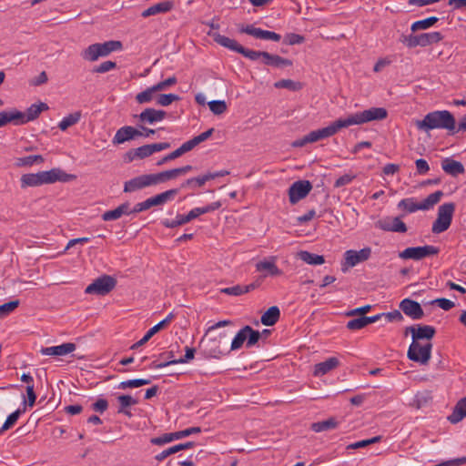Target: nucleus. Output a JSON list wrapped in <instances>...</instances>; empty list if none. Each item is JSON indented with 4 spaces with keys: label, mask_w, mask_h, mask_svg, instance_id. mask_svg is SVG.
I'll use <instances>...</instances> for the list:
<instances>
[{
    "label": "nucleus",
    "mask_w": 466,
    "mask_h": 466,
    "mask_svg": "<svg viewBox=\"0 0 466 466\" xmlns=\"http://www.w3.org/2000/svg\"><path fill=\"white\" fill-rule=\"evenodd\" d=\"M338 425H339V422L336 420L335 418H329L326 420L312 423L311 429L315 432H321V431L335 429L338 427Z\"/></svg>",
    "instance_id": "obj_39"
},
{
    "label": "nucleus",
    "mask_w": 466,
    "mask_h": 466,
    "mask_svg": "<svg viewBox=\"0 0 466 466\" xmlns=\"http://www.w3.org/2000/svg\"><path fill=\"white\" fill-rule=\"evenodd\" d=\"M117 400L119 402L117 412L131 416V412L127 410V408L136 405L137 400L130 395H120L117 397Z\"/></svg>",
    "instance_id": "obj_35"
},
{
    "label": "nucleus",
    "mask_w": 466,
    "mask_h": 466,
    "mask_svg": "<svg viewBox=\"0 0 466 466\" xmlns=\"http://www.w3.org/2000/svg\"><path fill=\"white\" fill-rule=\"evenodd\" d=\"M247 341L246 332L244 331V327L237 333L235 338L233 339L230 346V350H237L240 349L244 342Z\"/></svg>",
    "instance_id": "obj_54"
},
{
    "label": "nucleus",
    "mask_w": 466,
    "mask_h": 466,
    "mask_svg": "<svg viewBox=\"0 0 466 466\" xmlns=\"http://www.w3.org/2000/svg\"><path fill=\"white\" fill-rule=\"evenodd\" d=\"M214 41L223 47H226L231 51L241 54L245 57L248 58L251 61H257L259 58L263 59V55L266 51H255L252 49H248L238 44L236 40L229 38L228 36L222 35L220 34L213 35Z\"/></svg>",
    "instance_id": "obj_5"
},
{
    "label": "nucleus",
    "mask_w": 466,
    "mask_h": 466,
    "mask_svg": "<svg viewBox=\"0 0 466 466\" xmlns=\"http://www.w3.org/2000/svg\"><path fill=\"white\" fill-rule=\"evenodd\" d=\"M276 88H287L292 91L301 89L302 85L299 82L293 81L291 79H281L274 84Z\"/></svg>",
    "instance_id": "obj_47"
},
{
    "label": "nucleus",
    "mask_w": 466,
    "mask_h": 466,
    "mask_svg": "<svg viewBox=\"0 0 466 466\" xmlns=\"http://www.w3.org/2000/svg\"><path fill=\"white\" fill-rule=\"evenodd\" d=\"M371 256V248L365 247L360 250L349 249L344 253V259L341 263L342 271L348 270L349 268H353L359 263L368 260Z\"/></svg>",
    "instance_id": "obj_10"
},
{
    "label": "nucleus",
    "mask_w": 466,
    "mask_h": 466,
    "mask_svg": "<svg viewBox=\"0 0 466 466\" xmlns=\"http://www.w3.org/2000/svg\"><path fill=\"white\" fill-rule=\"evenodd\" d=\"M400 309L411 319L417 320L422 319L424 311L420 304L410 299H404L400 303Z\"/></svg>",
    "instance_id": "obj_14"
},
{
    "label": "nucleus",
    "mask_w": 466,
    "mask_h": 466,
    "mask_svg": "<svg viewBox=\"0 0 466 466\" xmlns=\"http://www.w3.org/2000/svg\"><path fill=\"white\" fill-rule=\"evenodd\" d=\"M177 77L173 76L164 81H160V82L157 83L156 85H154V86L156 87L157 92H160L163 90H167L169 86L177 84Z\"/></svg>",
    "instance_id": "obj_58"
},
{
    "label": "nucleus",
    "mask_w": 466,
    "mask_h": 466,
    "mask_svg": "<svg viewBox=\"0 0 466 466\" xmlns=\"http://www.w3.org/2000/svg\"><path fill=\"white\" fill-rule=\"evenodd\" d=\"M186 223H188V220L187 218L186 215H177L175 219H164L162 221V225L167 228H174L179 226H182Z\"/></svg>",
    "instance_id": "obj_49"
},
{
    "label": "nucleus",
    "mask_w": 466,
    "mask_h": 466,
    "mask_svg": "<svg viewBox=\"0 0 466 466\" xmlns=\"http://www.w3.org/2000/svg\"><path fill=\"white\" fill-rule=\"evenodd\" d=\"M244 331L246 332V338H247V348H251L254 346L258 339H260L261 333L258 330L253 329L250 326H245Z\"/></svg>",
    "instance_id": "obj_44"
},
{
    "label": "nucleus",
    "mask_w": 466,
    "mask_h": 466,
    "mask_svg": "<svg viewBox=\"0 0 466 466\" xmlns=\"http://www.w3.org/2000/svg\"><path fill=\"white\" fill-rule=\"evenodd\" d=\"M433 303L437 304L443 310H450L455 306L453 301L445 298L436 299L433 300Z\"/></svg>",
    "instance_id": "obj_63"
},
{
    "label": "nucleus",
    "mask_w": 466,
    "mask_h": 466,
    "mask_svg": "<svg viewBox=\"0 0 466 466\" xmlns=\"http://www.w3.org/2000/svg\"><path fill=\"white\" fill-rule=\"evenodd\" d=\"M210 111L215 115H221L227 111V104L224 100H212L208 103Z\"/></svg>",
    "instance_id": "obj_52"
},
{
    "label": "nucleus",
    "mask_w": 466,
    "mask_h": 466,
    "mask_svg": "<svg viewBox=\"0 0 466 466\" xmlns=\"http://www.w3.org/2000/svg\"><path fill=\"white\" fill-rule=\"evenodd\" d=\"M339 364V360L336 357H331L326 360L325 361L319 362L315 365L314 368V375L315 376H323L329 372L330 370L336 369Z\"/></svg>",
    "instance_id": "obj_26"
},
{
    "label": "nucleus",
    "mask_w": 466,
    "mask_h": 466,
    "mask_svg": "<svg viewBox=\"0 0 466 466\" xmlns=\"http://www.w3.org/2000/svg\"><path fill=\"white\" fill-rule=\"evenodd\" d=\"M116 285V279L109 275H102L96 279L91 284H89L85 292L86 294H95L99 296H105L115 289Z\"/></svg>",
    "instance_id": "obj_8"
},
{
    "label": "nucleus",
    "mask_w": 466,
    "mask_h": 466,
    "mask_svg": "<svg viewBox=\"0 0 466 466\" xmlns=\"http://www.w3.org/2000/svg\"><path fill=\"white\" fill-rule=\"evenodd\" d=\"M177 193H178V189L172 188V189L167 190L165 192H162L160 194H157V196L160 198L161 205H164L167 201L174 199V198L177 195Z\"/></svg>",
    "instance_id": "obj_59"
},
{
    "label": "nucleus",
    "mask_w": 466,
    "mask_h": 466,
    "mask_svg": "<svg viewBox=\"0 0 466 466\" xmlns=\"http://www.w3.org/2000/svg\"><path fill=\"white\" fill-rule=\"evenodd\" d=\"M262 63L266 66H271L274 67H284L292 65L290 60L281 57L280 56L278 55H271L268 52H266L263 55Z\"/></svg>",
    "instance_id": "obj_27"
},
{
    "label": "nucleus",
    "mask_w": 466,
    "mask_h": 466,
    "mask_svg": "<svg viewBox=\"0 0 466 466\" xmlns=\"http://www.w3.org/2000/svg\"><path fill=\"white\" fill-rule=\"evenodd\" d=\"M174 432L165 433L159 437L151 439V443L155 445H163L176 440Z\"/></svg>",
    "instance_id": "obj_57"
},
{
    "label": "nucleus",
    "mask_w": 466,
    "mask_h": 466,
    "mask_svg": "<svg viewBox=\"0 0 466 466\" xmlns=\"http://www.w3.org/2000/svg\"><path fill=\"white\" fill-rule=\"evenodd\" d=\"M207 182L205 174L197 177H191L187 179L181 184V187H201Z\"/></svg>",
    "instance_id": "obj_50"
},
{
    "label": "nucleus",
    "mask_w": 466,
    "mask_h": 466,
    "mask_svg": "<svg viewBox=\"0 0 466 466\" xmlns=\"http://www.w3.org/2000/svg\"><path fill=\"white\" fill-rule=\"evenodd\" d=\"M432 344L420 345L418 341H412L408 350V358L420 364H427L431 357Z\"/></svg>",
    "instance_id": "obj_11"
},
{
    "label": "nucleus",
    "mask_w": 466,
    "mask_h": 466,
    "mask_svg": "<svg viewBox=\"0 0 466 466\" xmlns=\"http://www.w3.org/2000/svg\"><path fill=\"white\" fill-rule=\"evenodd\" d=\"M312 189V185L308 180L294 182L289 188V198L291 204H296L304 198Z\"/></svg>",
    "instance_id": "obj_12"
},
{
    "label": "nucleus",
    "mask_w": 466,
    "mask_h": 466,
    "mask_svg": "<svg viewBox=\"0 0 466 466\" xmlns=\"http://www.w3.org/2000/svg\"><path fill=\"white\" fill-rule=\"evenodd\" d=\"M157 93V90L154 86L147 87L146 90L138 93L136 96V100L138 104H146L149 103L153 100L155 95Z\"/></svg>",
    "instance_id": "obj_42"
},
{
    "label": "nucleus",
    "mask_w": 466,
    "mask_h": 466,
    "mask_svg": "<svg viewBox=\"0 0 466 466\" xmlns=\"http://www.w3.org/2000/svg\"><path fill=\"white\" fill-rule=\"evenodd\" d=\"M174 8V3L172 1H164L160 3H157L148 8L145 9L141 13V16L144 18L157 15L158 14H166L171 11Z\"/></svg>",
    "instance_id": "obj_22"
},
{
    "label": "nucleus",
    "mask_w": 466,
    "mask_h": 466,
    "mask_svg": "<svg viewBox=\"0 0 466 466\" xmlns=\"http://www.w3.org/2000/svg\"><path fill=\"white\" fill-rule=\"evenodd\" d=\"M142 135L143 133L136 129L135 127L130 126H125L116 131L113 137L112 143L114 145L123 144L127 141L135 138L136 137H140Z\"/></svg>",
    "instance_id": "obj_19"
},
{
    "label": "nucleus",
    "mask_w": 466,
    "mask_h": 466,
    "mask_svg": "<svg viewBox=\"0 0 466 466\" xmlns=\"http://www.w3.org/2000/svg\"><path fill=\"white\" fill-rule=\"evenodd\" d=\"M276 257H269L268 259H264L261 261H258L256 264V270L258 272H266L264 274V277L271 276V277H277L282 275V270L278 268L276 265Z\"/></svg>",
    "instance_id": "obj_18"
},
{
    "label": "nucleus",
    "mask_w": 466,
    "mask_h": 466,
    "mask_svg": "<svg viewBox=\"0 0 466 466\" xmlns=\"http://www.w3.org/2000/svg\"><path fill=\"white\" fill-rule=\"evenodd\" d=\"M409 332L411 334L412 341H417L423 339H432L436 330L434 327L430 325H417L407 327L405 334H408Z\"/></svg>",
    "instance_id": "obj_16"
},
{
    "label": "nucleus",
    "mask_w": 466,
    "mask_h": 466,
    "mask_svg": "<svg viewBox=\"0 0 466 466\" xmlns=\"http://www.w3.org/2000/svg\"><path fill=\"white\" fill-rule=\"evenodd\" d=\"M439 252V248L431 245H425L422 247L407 248L399 253V257L402 259L420 260L424 258L437 255Z\"/></svg>",
    "instance_id": "obj_9"
},
{
    "label": "nucleus",
    "mask_w": 466,
    "mask_h": 466,
    "mask_svg": "<svg viewBox=\"0 0 466 466\" xmlns=\"http://www.w3.org/2000/svg\"><path fill=\"white\" fill-rule=\"evenodd\" d=\"M81 56L84 60L89 62L96 61L100 56L96 44L90 45L88 47L81 52Z\"/></svg>",
    "instance_id": "obj_41"
},
{
    "label": "nucleus",
    "mask_w": 466,
    "mask_h": 466,
    "mask_svg": "<svg viewBox=\"0 0 466 466\" xmlns=\"http://www.w3.org/2000/svg\"><path fill=\"white\" fill-rule=\"evenodd\" d=\"M47 109L48 106L43 102L31 105L25 112L26 122L28 123L36 119L43 111H46Z\"/></svg>",
    "instance_id": "obj_33"
},
{
    "label": "nucleus",
    "mask_w": 466,
    "mask_h": 466,
    "mask_svg": "<svg viewBox=\"0 0 466 466\" xmlns=\"http://www.w3.org/2000/svg\"><path fill=\"white\" fill-rule=\"evenodd\" d=\"M178 99L179 96L175 94H161L157 96V104L162 106H167Z\"/></svg>",
    "instance_id": "obj_55"
},
{
    "label": "nucleus",
    "mask_w": 466,
    "mask_h": 466,
    "mask_svg": "<svg viewBox=\"0 0 466 466\" xmlns=\"http://www.w3.org/2000/svg\"><path fill=\"white\" fill-rule=\"evenodd\" d=\"M116 67V64L115 62L105 61V62L101 63L99 66H97L94 69V72L103 74V73H106L112 69H115Z\"/></svg>",
    "instance_id": "obj_60"
},
{
    "label": "nucleus",
    "mask_w": 466,
    "mask_h": 466,
    "mask_svg": "<svg viewBox=\"0 0 466 466\" xmlns=\"http://www.w3.org/2000/svg\"><path fill=\"white\" fill-rule=\"evenodd\" d=\"M443 192L441 190L430 194L423 201L418 203L413 198L401 199L398 203V208L405 210L408 213H414L418 210H429L438 202H440Z\"/></svg>",
    "instance_id": "obj_4"
},
{
    "label": "nucleus",
    "mask_w": 466,
    "mask_h": 466,
    "mask_svg": "<svg viewBox=\"0 0 466 466\" xmlns=\"http://www.w3.org/2000/svg\"><path fill=\"white\" fill-rule=\"evenodd\" d=\"M192 168H193L192 166L187 165L182 167L162 171L161 175H162L163 181L166 182L170 179H174V178L177 177L178 176L185 175V174L188 173L189 171H191Z\"/></svg>",
    "instance_id": "obj_38"
},
{
    "label": "nucleus",
    "mask_w": 466,
    "mask_h": 466,
    "mask_svg": "<svg viewBox=\"0 0 466 466\" xmlns=\"http://www.w3.org/2000/svg\"><path fill=\"white\" fill-rule=\"evenodd\" d=\"M376 228L390 232L405 233L407 231V226L400 220V218H385L380 219L375 224Z\"/></svg>",
    "instance_id": "obj_15"
},
{
    "label": "nucleus",
    "mask_w": 466,
    "mask_h": 466,
    "mask_svg": "<svg viewBox=\"0 0 466 466\" xmlns=\"http://www.w3.org/2000/svg\"><path fill=\"white\" fill-rule=\"evenodd\" d=\"M149 156H152L149 145H144L137 148L129 150L127 153V157H128L129 161H133L134 159H143Z\"/></svg>",
    "instance_id": "obj_36"
},
{
    "label": "nucleus",
    "mask_w": 466,
    "mask_h": 466,
    "mask_svg": "<svg viewBox=\"0 0 466 466\" xmlns=\"http://www.w3.org/2000/svg\"><path fill=\"white\" fill-rule=\"evenodd\" d=\"M382 315L383 314H377V315L371 316V317L361 316L360 318L350 319L347 323V328L350 330L361 329L364 327H366L367 325L380 320L381 319Z\"/></svg>",
    "instance_id": "obj_23"
},
{
    "label": "nucleus",
    "mask_w": 466,
    "mask_h": 466,
    "mask_svg": "<svg viewBox=\"0 0 466 466\" xmlns=\"http://www.w3.org/2000/svg\"><path fill=\"white\" fill-rule=\"evenodd\" d=\"M44 162V158L41 155H31L16 159V165L18 167H31L35 163Z\"/></svg>",
    "instance_id": "obj_45"
},
{
    "label": "nucleus",
    "mask_w": 466,
    "mask_h": 466,
    "mask_svg": "<svg viewBox=\"0 0 466 466\" xmlns=\"http://www.w3.org/2000/svg\"><path fill=\"white\" fill-rule=\"evenodd\" d=\"M81 118V112L76 111L65 116L58 124V127L62 131H66L68 127L76 125Z\"/></svg>",
    "instance_id": "obj_40"
},
{
    "label": "nucleus",
    "mask_w": 466,
    "mask_h": 466,
    "mask_svg": "<svg viewBox=\"0 0 466 466\" xmlns=\"http://www.w3.org/2000/svg\"><path fill=\"white\" fill-rule=\"evenodd\" d=\"M455 211V204L452 202L444 203L438 208L437 218L432 224L431 232L441 234L446 231L452 221Z\"/></svg>",
    "instance_id": "obj_7"
},
{
    "label": "nucleus",
    "mask_w": 466,
    "mask_h": 466,
    "mask_svg": "<svg viewBox=\"0 0 466 466\" xmlns=\"http://www.w3.org/2000/svg\"><path fill=\"white\" fill-rule=\"evenodd\" d=\"M416 169L418 174L424 175L430 170L428 162L423 158H419L415 161Z\"/></svg>",
    "instance_id": "obj_64"
},
{
    "label": "nucleus",
    "mask_w": 466,
    "mask_h": 466,
    "mask_svg": "<svg viewBox=\"0 0 466 466\" xmlns=\"http://www.w3.org/2000/svg\"><path fill=\"white\" fill-rule=\"evenodd\" d=\"M279 316V309L277 306H272L261 316L260 320L265 326H272L278 322Z\"/></svg>",
    "instance_id": "obj_31"
},
{
    "label": "nucleus",
    "mask_w": 466,
    "mask_h": 466,
    "mask_svg": "<svg viewBox=\"0 0 466 466\" xmlns=\"http://www.w3.org/2000/svg\"><path fill=\"white\" fill-rule=\"evenodd\" d=\"M439 20L436 16H431L423 20H419L414 22L410 29L412 32L418 31V30H425L432 26L435 23H437Z\"/></svg>",
    "instance_id": "obj_43"
},
{
    "label": "nucleus",
    "mask_w": 466,
    "mask_h": 466,
    "mask_svg": "<svg viewBox=\"0 0 466 466\" xmlns=\"http://www.w3.org/2000/svg\"><path fill=\"white\" fill-rule=\"evenodd\" d=\"M199 432H201V428L192 427V428H188V429H186L183 431H176V432H174V434H175L174 436H175L176 440H179L184 437H187L191 434L199 433Z\"/></svg>",
    "instance_id": "obj_61"
},
{
    "label": "nucleus",
    "mask_w": 466,
    "mask_h": 466,
    "mask_svg": "<svg viewBox=\"0 0 466 466\" xmlns=\"http://www.w3.org/2000/svg\"><path fill=\"white\" fill-rule=\"evenodd\" d=\"M167 116L164 110H157L155 108H146L138 116V119L142 123L154 124L162 121Z\"/></svg>",
    "instance_id": "obj_21"
},
{
    "label": "nucleus",
    "mask_w": 466,
    "mask_h": 466,
    "mask_svg": "<svg viewBox=\"0 0 466 466\" xmlns=\"http://www.w3.org/2000/svg\"><path fill=\"white\" fill-rule=\"evenodd\" d=\"M464 417H466V397L457 402L448 420L451 423L455 424L460 422Z\"/></svg>",
    "instance_id": "obj_29"
},
{
    "label": "nucleus",
    "mask_w": 466,
    "mask_h": 466,
    "mask_svg": "<svg viewBox=\"0 0 466 466\" xmlns=\"http://www.w3.org/2000/svg\"><path fill=\"white\" fill-rule=\"evenodd\" d=\"M71 176L60 168H53L49 171L25 174L21 177V187H39L44 184H52L56 181L66 182Z\"/></svg>",
    "instance_id": "obj_3"
},
{
    "label": "nucleus",
    "mask_w": 466,
    "mask_h": 466,
    "mask_svg": "<svg viewBox=\"0 0 466 466\" xmlns=\"http://www.w3.org/2000/svg\"><path fill=\"white\" fill-rule=\"evenodd\" d=\"M381 437L380 436H376V437H373L371 439H368V440H363V441H357V442H354V443H351L348 446V449H360V448H364L370 444H373V443H376V442H379L380 441Z\"/></svg>",
    "instance_id": "obj_56"
},
{
    "label": "nucleus",
    "mask_w": 466,
    "mask_h": 466,
    "mask_svg": "<svg viewBox=\"0 0 466 466\" xmlns=\"http://www.w3.org/2000/svg\"><path fill=\"white\" fill-rule=\"evenodd\" d=\"M19 306V300H12L0 305V319L5 318L13 312Z\"/></svg>",
    "instance_id": "obj_53"
},
{
    "label": "nucleus",
    "mask_w": 466,
    "mask_h": 466,
    "mask_svg": "<svg viewBox=\"0 0 466 466\" xmlns=\"http://www.w3.org/2000/svg\"><path fill=\"white\" fill-rule=\"evenodd\" d=\"M151 382L150 380L147 379H133L122 381L119 383L118 388L121 390H126L129 388H138L144 385H147Z\"/></svg>",
    "instance_id": "obj_46"
},
{
    "label": "nucleus",
    "mask_w": 466,
    "mask_h": 466,
    "mask_svg": "<svg viewBox=\"0 0 466 466\" xmlns=\"http://www.w3.org/2000/svg\"><path fill=\"white\" fill-rule=\"evenodd\" d=\"M239 32L252 35L258 39L271 40L275 42H279L281 39L280 35L272 31L263 30L261 28L255 27L253 25H241L239 27Z\"/></svg>",
    "instance_id": "obj_13"
},
{
    "label": "nucleus",
    "mask_w": 466,
    "mask_h": 466,
    "mask_svg": "<svg viewBox=\"0 0 466 466\" xmlns=\"http://www.w3.org/2000/svg\"><path fill=\"white\" fill-rule=\"evenodd\" d=\"M131 214V208L130 204L128 202L123 203L120 206H118L116 208L113 210H107L103 213L102 219L104 221H111V220H116L120 218L123 215H130Z\"/></svg>",
    "instance_id": "obj_25"
},
{
    "label": "nucleus",
    "mask_w": 466,
    "mask_h": 466,
    "mask_svg": "<svg viewBox=\"0 0 466 466\" xmlns=\"http://www.w3.org/2000/svg\"><path fill=\"white\" fill-rule=\"evenodd\" d=\"M175 318V315L171 312L169 313L166 319H164L162 321L158 322L157 325L153 326L151 329H149L147 333L144 335V337L138 340L137 342L134 343L130 349L131 350H137L139 347L146 344L156 333H157L160 329H162L165 326H167L168 323L171 322V320Z\"/></svg>",
    "instance_id": "obj_17"
},
{
    "label": "nucleus",
    "mask_w": 466,
    "mask_h": 466,
    "mask_svg": "<svg viewBox=\"0 0 466 466\" xmlns=\"http://www.w3.org/2000/svg\"><path fill=\"white\" fill-rule=\"evenodd\" d=\"M161 183H164L161 172L156 174H144L126 181L124 184V192L132 193Z\"/></svg>",
    "instance_id": "obj_6"
},
{
    "label": "nucleus",
    "mask_w": 466,
    "mask_h": 466,
    "mask_svg": "<svg viewBox=\"0 0 466 466\" xmlns=\"http://www.w3.org/2000/svg\"><path fill=\"white\" fill-rule=\"evenodd\" d=\"M220 207H221L220 202H218V201L212 202L205 207L195 208L191 209L186 216L189 222V221L198 218L200 215H204V214L218 210Z\"/></svg>",
    "instance_id": "obj_28"
},
{
    "label": "nucleus",
    "mask_w": 466,
    "mask_h": 466,
    "mask_svg": "<svg viewBox=\"0 0 466 466\" xmlns=\"http://www.w3.org/2000/svg\"><path fill=\"white\" fill-rule=\"evenodd\" d=\"M76 350V344L72 342L63 343L58 346L42 348L40 352L45 356H64L73 352Z\"/></svg>",
    "instance_id": "obj_20"
},
{
    "label": "nucleus",
    "mask_w": 466,
    "mask_h": 466,
    "mask_svg": "<svg viewBox=\"0 0 466 466\" xmlns=\"http://www.w3.org/2000/svg\"><path fill=\"white\" fill-rule=\"evenodd\" d=\"M27 400H25V404L29 407H33L35 403L36 394L35 393L34 384L26 386Z\"/></svg>",
    "instance_id": "obj_62"
},
{
    "label": "nucleus",
    "mask_w": 466,
    "mask_h": 466,
    "mask_svg": "<svg viewBox=\"0 0 466 466\" xmlns=\"http://www.w3.org/2000/svg\"><path fill=\"white\" fill-rule=\"evenodd\" d=\"M415 126L418 130L425 133L433 129H445L453 134L456 128V120L450 111L436 110L428 113L421 120H416Z\"/></svg>",
    "instance_id": "obj_2"
},
{
    "label": "nucleus",
    "mask_w": 466,
    "mask_h": 466,
    "mask_svg": "<svg viewBox=\"0 0 466 466\" xmlns=\"http://www.w3.org/2000/svg\"><path fill=\"white\" fill-rule=\"evenodd\" d=\"M441 167L445 173L452 177H457L465 172L464 166L460 161L450 157H446L441 161Z\"/></svg>",
    "instance_id": "obj_24"
},
{
    "label": "nucleus",
    "mask_w": 466,
    "mask_h": 466,
    "mask_svg": "<svg viewBox=\"0 0 466 466\" xmlns=\"http://www.w3.org/2000/svg\"><path fill=\"white\" fill-rule=\"evenodd\" d=\"M256 288H257V285L255 283H251V284L246 285V286L236 285L233 287L224 288V289H221L220 291H221V293L230 295V296H239V295L248 293Z\"/></svg>",
    "instance_id": "obj_34"
},
{
    "label": "nucleus",
    "mask_w": 466,
    "mask_h": 466,
    "mask_svg": "<svg viewBox=\"0 0 466 466\" xmlns=\"http://www.w3.org/2000/svg\"><path fill=\"white\" fill-rule=\"evenodd\" d=\"M423 47L438 43L442 40L443 36L440 32L422 33Z\"/></svg>",
    "instance_id": "obj_48"
},
{
    "label": "nucleus",
    "mask_w": 466,
    "mask_h": 466,
    "mask_svg": "<svg viewBox=\"0 0 466 466\" xmlns=\"http://www.w3.org/2000/svg\"><path fill=\"white\" fill-rule=\"evenodd\" d=\"M388 112L383 107H370L361 112H356L346 118H339L326 127L309 132L308 141L314 143L319 140L332 137L341 128L349 127L353 125H362L374 120H383L387 117Z\"/></svg>",
    "instance_id": "obj_1"
},
{
    "label": "nucleus",
    "mask_w": 466,
    "mask_h": 466,
    "mask_svg": "<svg viewBox=\"0 0 466 466\" xmlns=\"http://www.w3.org/2000/svg\"><path fill=\"white\" fill-rule=\"evenodd\" d=\"M5 116H6V122L13 123L14 125L19 126L26 124V119L25 116V112L18 111L17 109H11L6 110Z\"/></svg>",
    "instance_id": "obj_37"
},
{
    "label": "nucleus",
    "mask_w": 466,
    "mask_h": 466,
    "mask_svg": "<svg viewBox=\"0 0 466 466\" xmlns=\"http://www.w3.org/2000/svg\"><path fill=\"white\" fill-rule=\"evenodd\" d=\"M101 57L108 56L114 51L120 50L122 48V43L120 41H107L105 43H96Z\"/></svg>",
    "instance_id": "obj_32"
},
{
    "label": "nucleus",
    "mask_w": 466,
    "mask_h": 466,
    "mask_svg": "<svg viewBox=\"0 0 466 466\" xmlns=\"http://www.w3.org/2000/svg\"><path fill=\"white\" fill-rule=\"evenodd\" d=\"M297 257L309 265H321L325 262L324 256L310 253L307 250L298 252Z\"/></svg>",
    "instance_id": "obj_30"
},
{
    "label": "nucleus",
    "mask_w": 466,
    "mask_h": 466,
    "mask_svg": "<svg viewBox=\"0 0 466 466\" xmlns=\"http://www.w3.org/2000/svg\"><path fill=\"white\" fill-rule=\"evenodd\" d=\"M24 411H25V409L23 410L18 409L15 411L12 412L10 415H8V417L6 418L5 423L3 424L0 431L3 432L5 431L9 430L12 426H14L15 424V422L17 421L19 416Z\"/></svg>",
    "instance_id": "obj_51"
}]
</instances>
